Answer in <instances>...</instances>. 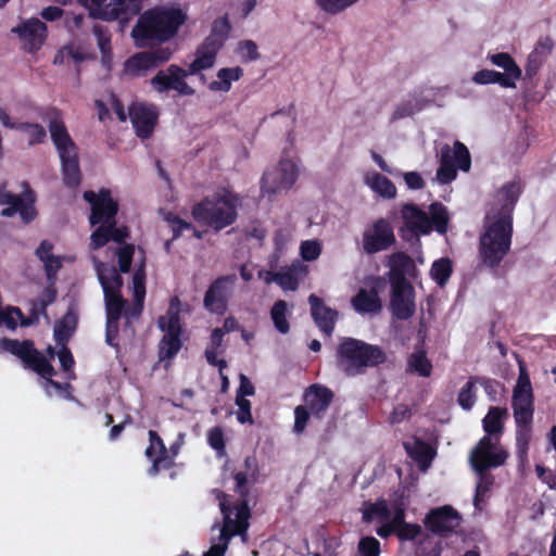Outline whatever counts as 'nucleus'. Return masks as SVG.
I'll list each match as a JSON object with an SVG mask.
<instances>
[{
    "mask_svg": "<svg viewBox=\"0 0 556 556\" xmlns=\"http://www.w3.org/2000/svg\"><path fill=\"white\" fill-rule=\"evenodd\" d=\"M505 71V73H496L495 84H498L504 88H515L516 81L521 78L522 72L521 70L514 71Z\"/></svg>",
    "mask_w": 556,
    "mask_h": 556,
    "instance_id": "bf43d9fd",
    "label": "nucleus"
},
{
    "mask_svg": "<svg viewBox=\"0 0 556 556\" xmlns=\"http://www.w3.org/2000/svg\"><path fill=\"white\" fill-rule=\"evenodd\" d=\"M288 304L286 301H277L270 309V318L278 332L286 334L290 330L287 319Z\"/></svg>",
    "mask_w": 556,
    "mask_h": 556,
    "instance_id": "37998d69",
    "label": "nucleus"
},
{
    "mask_svg": "<svg viewBox=\"0 0 556 556\" xmlns=\"http://www.w3.org/2000/svg\"><path fill=\"white\" fill-rule=\"evenodd\" d=\"M0 352L16 356L24 368L30 369L43 378V388L49 395L60 394L70 388L68 383L61 384L52 380L55 369L46 356L35 348L34 341L2 338L0 339Z\"/></svg>",
    "mask_w": 556,
    "mask_h": 556,
    "instance_id": "423d86ee",
    "label": "nucleus"
},
{
    "mask_svg": "<svg viewBox=\"0 0 556 556\" xmlns=\"http://www.w3.org/2000/svg\"><path fill=\"white\" fill-rule=\"evenodd\" d=\"M338 366L348 376L363 374L386 361L384 352L378 346L354 338H343L337 350Z\"/></svg>",
    "mask_w": 556,
    "mask_h": 556,
    "instance_id": "6e6552de",
    "label": "nucleus"
},
{
    "mask_svg": "<svg viewBox=\"0 0 556 556\" xmlns=\"http://www.w3.org/2000/svg\"><path fill=\"white\" fill-rule=\"evenodd\" d=\"M300 175V161L291 156L285 150L278 165L264 173L262 177V192L276 193L281 190H289L295 184Z\"/></svg>",
    "mask_w": 556,
    "mask_h": 556,
    "instance_id": "f8f14e48",
    "label": "nucleus"
},
{
    "mask_svg": "<svg viewBox=\"0 0 556 556\" xmlns=\"http://www.w3.org/2000/svg\"><path fill=\"white\" fill-rule=\"evenodd\" d=\"M477 381L476 376H471L468 381L460 388L457 402L464 410H471L477 400Z\"/></svg>",
    "mask_w": 556,
    "mask_h": 556,
    "instance_id": "79ce46f5",
    "label": "nucleus"
},
{
    "mask_svg": "<svg viewBox=\"0 0 556 556\" xmlns=\"http://www.w3.org/2000/svg\"><path fill=\"white\" fill-rule=\"evenodd\" d=\"M49 131L59 155L77 151L58 111H53L49 118Z\"/></svg>",
    "mask_w": 556,
    "mask_h": 556,
    "instance_id": "7c9ffc66",
    "label": "nucleus"
},
{
    "mask_svg": "<svg viewBox=\"0 0 556 556\" xmlns=\"http://www.w3.org/2000/svg\"><path fill=\"white\" fill-rule=\"evenodd\" d=\"M404 448L408 456L418 464L421 471H426L430 467L435 454L432 447L421 440L405 442Z\"/></svg>",
    "mask_w": 556,
    "mask_h": 556,
    "instance_id": "72a5a7b5",
    "label": "nucleus"
},
{
    "mask_svg": "<svg viewBox=\"0 0 556 556\" xmlns=\"http://www.w3.org/2000/svg\"><path fill=\"white\" fill-rule=\"evenodd\" d=\"M521 194L518 180L505 184L496 193L483 222L479 238L481 263L492 269L508 254L513 237V212Z\"/></svg>",
    "mask_w": 556,
    "mask_h": 556,
    "instance_id": "f257e3e1",
    "label": "nucleus"
},
{
    "mask_svg": "<svg viewBox=\"0 0 556 556\" xmlns=\"http://www.w3.org/2000/svg\"><path fill=\"white\" fill-rule=\"evenodd\" d=\"M239 50L241 53V56L245 59L247 61H255L260 58L257 46L252 40H244L240 42Z\"/></svg>",
    "mask_w": 556,
    "mask_h": 556,
    "instance_id": "338daca9",
    "label": "nucleus"
},
{
    "mask_svg": "<svg viewBox=\"0 0 556 556\" xmlns=\"http://www.w3.org/2000/svg\"><path fill=\"white\" fill-rule=\"evenodd\" d=\"M421 533V527L415 523H405L396 531L400 540H415Z\"/></svg>",
    "mask_w": 556,
    "mask_h": 556,
    "instance_id": "69168bd1",
    "label": "nucleus"
},
{
    "mask_svg": "<svg viewBox=\"0 0 556 556\" xmlns=\"http://www.w3.org/2000/svg\"><path fill=\"white\" fill-rule=\"evenodd\" d=\"M139 253L141 254L140 264L136 268L131 281L134 305L131 307H125L123 314L126 318L127 326L131 324L132 319L141 315L146 298V257L141 249H139Z\"/></svg>",
    "mask_w": 556,
    "mask_h": 556,
    "instance_id": "4be33fe9",
    "label": "nucleus"
},
{
    "mask_svg": "<svg viewBox=\"0 0 556 556\" xmlns=\"http://www.w3.org/2000/svg\"><path fill=\"white\" fill-rule=\"evenodd\" d=\"M354 309L359 314L378 313L381 309V303L377 291L361 289L352 299Z\"/></svg>",
    "mask_w": 556,
    "mask_h": 556,
    "instance_id": "e433bc0d",
    "label": "nucleus"
},
{
    "mask_svg": "<svg viewBox=\"0 0 556 556\" xmlns=\"http://www.w3.org/2000/svg\"><path fill=\"white\" fill-rule=\"evenodd\" d=\"M149 439L150 444L146 450V456L152 462V466L148 472L150 476H155L161 469H167L173 465V457L168 455L162 439L155 431H149Z\"/></svg>",
    "mask_w": 556,
    "mask_h": 556,
    "instance_id": "cd10ccee",
    "label": "nucleus"
},
{
    "mask_svg": "<svg viewBox=\"0 0 556 556\" xmlns=\"http://www.w3.org/2000/svg\"><path fill=\"white\" fill-rule=\"evenodd\" d=\"M404 227L401 237L405 241L420 243V236L430 235L434 229L439 235H445L448 229L450 215L447 208L440 202L429 206V214L416 204L407 203L402 206Z\"/></svg>",
    "mask_w": 556,
    "mask_h": 556,
    "instance_id": "39448f33",
    "label": "nucleus"
},
{
    "mask_svg": "<svg viewBox=\"0 0 556 556\" xmlns=\"http://www.w3.org/2000/svg\"><path fill=\"white\" fill-rule=\"evenodd\" d=\"M181 334L165 332L160 342L159 356L161 361L174 358L181 349Z\"/></svg>",
    "mask_w": 556,
    "mask_h": 556,
    "instance_id": "a19ab883",
    "label": "nucleus"
},
{
    "mask_svg": "<svg viewBox=\"0 0 556 556\" xmlns=\"http://www.w3.org/2000/svg\"><path fill=\"white\" fill-rule=\"evenodd\" d=\"M62 164L63 182L68 188H77L80 184V168L78 163V152L59 155Z\"/></svg>",
    "mask_w": 556,
    "mask_h": 556,
    "instance_id": "f704fd0d",
    "label": "nucleus"
},
{
    "mask_svg": "<svg viewBox=\"0 0 556 556\" xmlns=\"http://www.w3.org/2000/svg\"><path fill=\"white\" fill-rule=\"evenodd\" d=\"M84 199L91 205L90 224L100 225L90 237V248L96 250L111 240L110 225L112 226V218L117 214L118 204L106 189H102L98 194L86 191Z\"/></svg>",
    "mask_w": 556,
    "mask_h": 556,
    "instance_id": "1a4fd4ad",
    "label": "nucleus"
},
{
    "mask_svg": "<svg viewBox=\"0 0 556 556\" xmlns=\"http://www.w3.org/2000/svg\"><path fill=\"white\" fill-rule=\"evenodd\" d=\"M363 181L375 194L384 200H392L397 194L395 185L376 170L366 172Z\"/></svg>",
    "mask_w": 556,
    "mask_h": 556,
    "instance_id": "2f4dec72",
    "label": "nucleus"
},
{
    "mask_svg": "<svg viewBox=\"0 0 556 556\" xmlns=\"http://www.w3.org/2000/svg\"><path fill=\"white\" fill-rule=\"evenodd\" d=\"M395 242V237L390 223L379 218L363 233V250L367 254L387 250Z\"/></svg>",
    "mask_w": 556,
    "mask_h": 556,
    "instance_id": "6ab92c4d",
    "label": "nucleus"
},
{
    "mask_svg": "<svg viewBox=\"0 0 556 556\" xmlns=\"http://www.w3.org/2000/svg\"><path fill=\"white\" fill-rule=\"evenodd\" d=\"M92 263L104 295L105 343L117 349L115 339L118 333V324L127 306V301L122 295L123 279L113 265L105 264L94 256Z\"/></svg>",
    "mask_w": 556,
    "mask_h": 556,
    "instance_id": "20e7f679",
    "label": "nucleus"
},
{
    "mask_svg": "<svg viewBox=\"0 0 556 556\" xmlns=\"http://www.w3.org/2000/svg\"><path fill=\"white\" fill-rule=\"evenodd\" d=\"M242 75L243 70L240 66L220 68L216 74L217 79L208 84V89L214 92H228L232 83L238 81Z\"/></svg>",
    "mask_w": 556,
    "mask_h": 556,
    "instance_id": "c9c22d12",
    "label": "nucleus"
},
{
    "mask_svg": "<svg viewBox=\"0 0 556 556\" xmlns=\"http://www.w3.org/2000/svg\"><path fill=\"white\" fill-rule=\"evenodd\" d=\"M93 35L97 38L98 48L103 56L110 55L111 38L106 28L102 25L93 26Z\"/></svg>",
    "mask_w": 556,
    "mask_h": 556,
    "instance_id": "6e6d98bb",
    "label": "nucleus"
},
{
    "mask_svg": "<svg viewBox=\"0 0 556 556\" xmlns=\"http://www.w3.org/2000/svg\"><path fill=\"white\" fill-rule=\"evenodd\" d=\"M470 166V153L464 143L455 141L453 147L444 144L441 148L437 180L442 185L450 184L456 178L458 169L468 172Z\"/></svg>",
    "mask_w": 556,
    "mask_h": 556,
    "instance_id": "4468645a",
    "label": "nucleus"
},
{
    "mask_svg": "<svg viewBox=\"0 0 556 556\" xmlns=\"http://www.w3.org/2000/svg\"><path fill=\"white\" fill-rule=\"evenodd\" d=\"M17 319L21 321L24 319L21 309L17 307H9L5 312H1V323H3L10 330H15Z\"/></svg>",
    "mask_w": 556,
    "mask_h": 556,
    "instance_id": "e2e57ef3",
    "label": "nucleus"
},
{
    "mask_svg": "<svg viewBox=\"0 0 556 556\" xmlns=\"http://www.w3.org/2000/svg\"><path fill=\"white\" fill-rule=\"evenodd\" d=\"M312 417L309 410L303 406H296L294 409V432L302 433L307 425V421Z\"/></svg>",
    "mask_w": 556,
    "mask_h": 556,
    "instance_id": "680f3d73",
    "label": "nucleus"
},
{
    "mask_svg": "<svg viewBox=\"0 0 556 556\" xmlns=\"http://www.w3.org/2000/svg\"><path fill=\"white\" fill-rule=\"evenodd\" d=\"M236 281V275L222 276L213 281L204 294V307L216 315L225 314Z\"/></svg>",
    "mask_w": 556,
    "mask_h": 556,
    "instance_id": "f3484780",
    "label": "nucleus"
},
{
    "mask_svg": "<svg viewBox=\"0 0 556 556\" xmlns=\"http://www.w3.org/2000/svg\"><path fill=\"white\" fill-rule=\"evenodd\" d=\"M507 450H497L494 455H484L470 453L469 464L478 476L473 504L476 508H481L480 504L484 502L488 492L494 483V477L488 472L490 468H497L504 465L508 458Z\"/></svg>",
    "mask_w": 556,
    "mask_h": 556,
    "instance_id": "9d476101",
    "label": "nucleus"
},
{
    "mask_svg": "<svg viewBox=\"0 0 556 556\" xmlns=\"http://www.w3.org/2000/svg\"><path fill=\"white\" fill-rule=\"evenodd\" d=\"M173 55L168 47L137 53L125 62V72L132 76H143L148 71L167 62Z\"/></svg>",
    "mask_w": 556,
    "mask_h": 556,
    "instance_id": "a211bd4d",
    "label": "nucleus"
},
{
    "mask_svg": "<svg viewBox=\"0 0 556 556\" xmlns=\"http://www.w3.org/2000/svg\"><path fill=\"white\" fill-rule=\"evenodd\" d=\"M118 267L122 273L130 270L132 257L135 254V247L132 244H124L116 250Z\"/></svg>",
    "mask_w": 556,
    "mask_h": 556,
    "instance_id": "09e8293b",
    "label": "nucleus"
},
{
    "mask_svg": "<svg viewBox=\"0 0 556 556\" xmlns=\"http://www.w3.org/2000/svg\"><path fill=\"white\" fill-rule=\"evenodd\" d=\"M47 30L46 24L39 18H29L12 29L24 41L25 49L28 52L40 49L46 40Z\"/></svg>",
    "mask_w": 556,
    "mask_h": 556,
    "instance_id": "5701e85b",
    "label": "nucleus"
},
{
    "mask_svg": "<svg viewBox=\"0 0 556 556\" xmlns=\"http://www.w3.org/2000/svg\"><path fill=\"white\" fill-rule=\"evenodd\" d=\"M311 314L319 330L330 338L334 330L336 321L339 317L337 309L326 306L320 298L315 294L308 296Z\"/></svg>",
    "mask_w": 556,
    "mask_h": 556,
    "instance_id": "bb28decb",
    "label": "nucleus"
},
{
    "mask_svg": "<svg viewBox=\"0 0 556 556\" xmlns=\"http://www.w3.org/2000/svg\"><path fill=\"white\" fill-rule=\"evenodd\" d=\"M24 190L22 194H14L5 189L4 186L0 187V205L4 206L1 215L4 217H12L16 213L20 214L25 224L33 222L37 215L35 208L36 197L29 186L24 182Z\"/></svg>",
    "mask_w": 556,
    "mask_h": 556,
    "instance_id": "2eb2a0df",
    "label": "nucleus"
},
{
    "mask_svg": "<svg viewBox=\"0 0 556 556\" xmlns=\"http://www.w3.org/2000/svg\"><path fill=\"white\" fill-rule=\"evenodd\" d=\"M390 283H410L407 279H416L418 269L410 256L396 252L389 256Z\"/></svg>",
    "mask_w": 556,
    "mask_h": 556,
    "instance_id": "a878e982",
    "label": "nucleus"
},
{
    "mask_svg": "<svg viewBox=\"0 0 556 556\" xmlns=\"http://www.w3.org/2000/svg\"><path fill=\"white\" fill-rule=\"evenodd\" d=\"M48 302L45 300H34L30 302L29 317L22 319L21 325L26 327L38 323L40 315H46Z\"/></svg>",
    "mask_w": 556,
    "mask_h": 556,
    "instance_id": "603ef678",
    "label": "nucleus"
},
{
    "mask_svg": "<svg viewBox=\"0 0 556 556\" xmlns=\"http://www.w3.org/2000/svg\"><path fill=\"white\" fill-rule=\"evenodd\" d=\"M519 375L513 389L511 408L515 420L516 456L520 466L528 463L529 445L533 432L534 396L530 376L522 359H518Z\"/></svg>",
    "mask_w": 556,
    "mask_h": 556,
    "instance_id": "f03ea898",
    "label": "nucleus"
},
{
    "mask_svg": "<svg viewBox=\"0 0 556 556\" xmlns=\"http://www.w3.org/2000/svg\"><path fill=\"white\" fill-rule=\"evenodd\" d=\"M422 105L415 99L402 102L393 112L391 121L401 119L407 116H412L419 112Z\"/></svg>",
    "mask_w": 556,
    "mask_h": 556,
    "instance_id": "8fccbe9b",
    "label": "nucleus"
},
{
    "mask_svg": "<svg viewBox=\"0 0 556 556\" xmlns=\"http://www.w3.org/2000/svg\"><path fill=\"white\" fill-rule=\"evenodd\" d=\"M17 129L25 131L29 137V144L40 143L47 137L46 129L39 124L21 123Z\"/></svg>",
    "mask_w": 556,
    "mask_h": 556,
    "instance_id": "de8ad7c7",
    "label": "nucleus"
},
{
    "mask_svg": "<svg viewBox=\"0 0 556 556\" xmlns=\"http://www.w3.org/2000/svg\"><path fill=\"white\" fill-rule=\"evenodd\" d=\"M207 442L218 454H223L225 452V440L222 428L215 427L211 429L207 433Z\"/></svg>",
    "mask_w": 556,
    "mask_h": 556,
    "instance_id": "052dcab7",
    "label": "nucleus"
},
{
    "mask_svg": "<svg viewBox=\"0 0 556 556\" xmlns=\"http://www.w3.org/2000/svg\"><path fill=\"white\" fill-rule=\"evenodd\" d=\"M76 328V317L67 313L61 320L56 321L53 329V337L58 345H64Z\"/></svg>",
    "mask_w": 556,
    "mask_h": 556,
    "instance_id": "58836bf2",
    "label": "nucleus"
},
{
    "mask_svg": "<svg viewBox=\"0 0 556 556\" xmlns=\"http://www.w3.org/2000/svg\"><path fill=\"white\" fill-rule=\"evenodd\" d=\"M164 219L168 224V227L170 228V231L173 233L172 240H176L182 233L184 230L193 228L192 224L182 220L173 213L165 214Z\"/></svg>",
    "mask_w": 556,
    "mask_h": 556,
    "instance_id": "3c124183",
    "label": "nucleus"
},
{
    "mask_svg": "<svg viewBox=\"0 0 556 556\" xmlns=\"http://www.w3.org/2000/svg\"><path fill=\"white\" fill-rule=\"evenodd\" d=\"M236 405L238 406V410L236 412L237 420L240 424H253L251 402L240 396L236 397Z\"/></svg>",
    "mask_w": 556,
    "mask_h": 556,
    "instance_id": "13d9d810",
    "label": "nucleus"
},
{
    "mask_svg": "<svg viewBox=\"0 0 556 556\" xmlns=\"http://www.w3.org/2000/svg\"><path fill=\"white\" fill-rule=\"evenodd\" d=\"M476 381H477V384L479 383L483 388L485 394L489 396V399L491 401H496L497 389L500 387L498 381L491 379V378L479 377V376H476Z\"/></svg>",
    "mask_w": 556,
    "mask_h": 556,
    "instance_id": "0e129e2a",
    "label": "nucleus"
},
{
    "mask_svg": "<svg viewBox=\"0 0 556 556\" xmlns=\"http://www.w3.org/2000/svg\"><path fill=\"white\" fill-rule=\"evenodd\" d=\"M307 267L302 263H293L288 267H282L278 271L277 285L285 291H294L298 289L301 279L305 277Z\"/></svg>",
    "mask_w": 556,
    "mask_h": 556,
    "instance_id": "473e14b6",
    "label": "nucleus"
},
{
    "mask_svg": "<svg viewBox=\"0 0 556 556\" xmlns=\"http://www.w3.org/2000/svg\"><path fill=\"white\" fill-rule=\"evenodd\" d=\"M555 43L554 40L548 37H541L536 41L533 50L528 55L527 64L525 66L526 76L528 78L534 77L546 60L549 58L554 50Z\"/></svg>",
    "mask_w": 556,
    "mask_h": 556,
    "instance_id": "c85d7f7f",
    "label": "nucleus"
},
{
    "mask_svg": "<svg viewBox=\"0 0 556 556\" xmlns=\"http://www.w3.org/2000/svg\"><path fill=\"white\" fill-rule=\"evenodd\" d=\"M391 299L390 307L393 317L400 320H407L416 312L415 290L410 283H390Z\"/></svg>",
    "mask_w": 556,
    "mask_h": 556,
    "instance_id": "aec40b11",
    "label": "nucleus"
},
{
    "mask_svg": "<svg viewBox=\"0 0 556 556\" xmlns=\"http://www.w3.org/2000/svg\"><path fill=\"white\" fill-rule=\"evenodd\" d=\"M187 77L185 68L172 64L166 70H160L150 83L157 93L173 90L179 96H193L195 90L187 84Z\"/></svg>",
    "mask_w": 556,
    "mask_h": 556,
    "instance_id": "dca6fc26",
    "label": "nucleus"
},
{
    "mask_svg": "<svg viewBox=\"0 0 556 556\" xmlns=\"http://www.w3.org/2000/svg\"><path fill=\"white\" fill-rule=\"evenodd\" d=\"M408 369L420 377H429L432 371V364L424 351H415L408 358Z\"/></svg>",
    "mask_w": 556,
    "mask_h": 556,
    "instance_id": "c03bdc74",
    "label": "nucleus"
},
{
    "mask_svg": "<svg viewBox=\"0 0 556 556\" xmlns=\"http://www.w3.org/2000/svg\"><path fill=\"white\" fill-rule=\"evenodd\" d=\"M508 418V409L491 406L482 419L484 435L479 440L470 453L494 455L497 450H505L500 440L504 433L505 420Z\"/></svg>",
    "mask_w": 556,
    "mask_h": 556,
    "instance_id": "ddd939ff",
    "label": "nucleus"
},
{
    "mask_svg": "<svg viewBox=\"0 0 556 556\" xmlns=\"http://www.w3.org/2000/svg\"><path fill=\"white\" fill-rule=\"evenodd\" d=\"M187 14L179 8L161 7L144 12L131 30L136 46L143 48L154 41L164 42L174 37L185 23Z\"/></svg>",
    "mask_w": 556,
    "mask_h": 556,
    "instance_id": "7ed1b4c3",
    "label": "nucleus"
},
{
    "mask_svg": "<svg viewBox=\"0 0 556 556\" xmlns=\"http://www.w3.org/2000/svg\"><path fill=\"white\" fill-rule=\"evenodd\" d=\"M157 324L160 329L164 332L181 334L179 315H169V313H167L165 316L159 318Z\"/></svg>",
    "mask_w": 556,
    "mask_h": 556,
    "instance_id": "864d4df0",
    "label": "nucleus"
},
{
    "mask_svg": "<svg viewBox=\"0 0 556 556\" xmlns=\"http://www.w3.org/2000/svg\"><path fill=\"white\" fill-rule=\"evenodd\" d=\"M362 513V518L365 522H371L374 520L384 522L391 517V510L384 500H378L375 503H364Z\"/></svg>",
    "mask_w": 556,
    "mask_h": 556,
    "instance_id": "4c0bfd02",
    "label": "nucleus"
},
{
    "mask_svg": "<svg viewBox=\"0 0 556 556\" xmlns=\"http://www.w3.org/2000/svg\"><path fill=\"white\" fill-rule=\"evenodd\" d=\"M228 30L229 24L226 18L214 22L212 33L198 48L193 62L185 70L188 76L214 66L217 52L224 46Z\"/></svg>",
    "mask_w": 556,
    "mask_h": 556,
    "instance_id": "9b49d317",
    "label": "nucleus"
},
{
    "mask_svg": "<svg viewBox=\"0 0 556 556\" xmlns=\"http://www.w3.org/2000/svg\"><path fill=\"white\" fill-rule=\"evenodd\" d=\"M92 17L104 21L117 20L125 11L124 0H78Z\"/></svg>",
    "mask_w": 556,
    "mask_h": 556,
    "instance_id": "c756f323",
    "label": "nucleus"
},
{
    "mask_svg": "<svg viewBox=\"0 0 556 556\" xmlns=\"http://www.w3.org/2000/svg\"><path fill=\"white\" fill-rule=\"evenodd\" d=\"M239 205V197L229 190L223 189L195 204L192 208V215L197 222L215 230H222L236 222Z\"/></svg>",
    "mask_w": 556,
    "mask_h": 556,
    "instance_id": "0eeeda50",
    "label": "nucleus"
},
{
    "mask_svg": "<svg viewBox=\"0 0 556 556\" xmlns=\"http://www.w3.org/2000/svg\"><path fill=\"white\" fill-rule=\"evenodd\" d=\"M357 1L358 0H316V4L326 13L338 14Z\"/></svg>",
    "mask_w": 556,
    "mask_h": 556,
    "instance_id": "a18cd8bd",
    "label": "nucleus"
},
{
    "mask_svg": "<svg viewBox=\"0 0 556 556\" xmlns=\"http://www.w3.org/2000/svg\"><path fill=\"white\" fill-rule=\"evenodd\" d=\"M488 59L493 65L501 67L504 71H511L515 73L514 71L520 70L515 60L506 52L490 54Z\"/></svg>",
    "mask_w": 556,
    "mask_h": 556,
    "instance_id": "5fc2aeb1",
    "label": "nucleus"
},
{
    "mask_svg": "<svg viewBox=\"0 0 556 556\" xmlns=\"http://www.w3.org/2000/svg\"><path fill=\"white\" fill-rule=\"evenodd\" d=\"M321 254V243L316 240H305L300 245V255L306 262L316 261Z\"/></svg>",
    "mask_w": 556,
    "mask_h": 556,
    "instance_id": "49530a36",
    "label": "nucleus"
},
{
    "mask_svg": "<svg viewBox=\"0 0 556 556\" xmlns=\"http://www.w3.org/2000/svg\"><path fill=\"white\" fill-rule=\"evenodd\" d=\"M129 117L138 137L146 139L152 134L157 119L154 106L134 103L129 108Z\"/></svg>",
    "mask_w": 556,
    "mask_h": 556,
    "instance_id": "393cba45",
    "label": "nucleus"
},
{
    "mask_svg": "<svg viewBox=\"0 0 556 556\" xmlns=\"http://www.w3.org/2000/svg\"><path fill=\"white\" fill-rule=\"evenodd\" d=\"M453 273V263L448 257L435 260L430 268L431 279L439 286L444 287Z\"/></svg>",
    "mask_w": 556,
    "mask_h": 556,
    "instance_id": "ea45409f",
    "label": "nucleus"
},
{
    "mask_svg": "<svg viewBox=\"0 0 556 556\" xmlns=\"http://www.w3.org/2000/svg\"><path fill=\"white\" fill-rule=\"evenodd\" d=\"M459 522V514L448 505L430 510L425 518L426 527L440 536L452 533Z\"/></svg>",
    "mask_w": 556,
    "mask_h": 556,
    "instance_id": "412c9836",
    "label": "nucleus"
},
{
    "mask_svg": "<svg viewBox=\"0 0 556 556\" xmlns=\"http://www.w3.org/2000/svg\"><path fill=\"white\" fill-rule=\"evenodd\" d=\"M332 400V391L319 384L311 386L304 393V406L315 419H323L325 417Z\"/></svg>",
    "mask_w": 556,
    "mask_h": 556,
    "instance_id": "b1692460",
    "label": "nucleus"
},
{
    "mask_svg": "<svg viewBox=\"0 0 556 556\" xmlns=\"http://www.w3.org/2000/svg\"><path fill=\"white\" fill-rule=\"evenodd\" d=\"M358 553L361 556H379L380 542L374 536L363 538L358 543Z\"/></svg>",
    "mask_w": 556,
    "mask_h": 556,
    "instance_id": "4d7b16f0",
    "label": "nucleus"
},
{
    "mask_svg": "<svg viewBox=\"0 0 556 556\" xmlns=\"http://www.w3.org/2000/svg\"><path fill=\"white\" fill-rule=\"evenodd\" d=\"M400 175H402V173ZM403 178L408 189L420 190L425 187L424 178L417 172L403 173Z\"/></svg>",
    "mask_w": 556,
    "mask_h": 556,
    "instance_id": "774afa93",
    "label": "nucleus"
}]
</instances>
